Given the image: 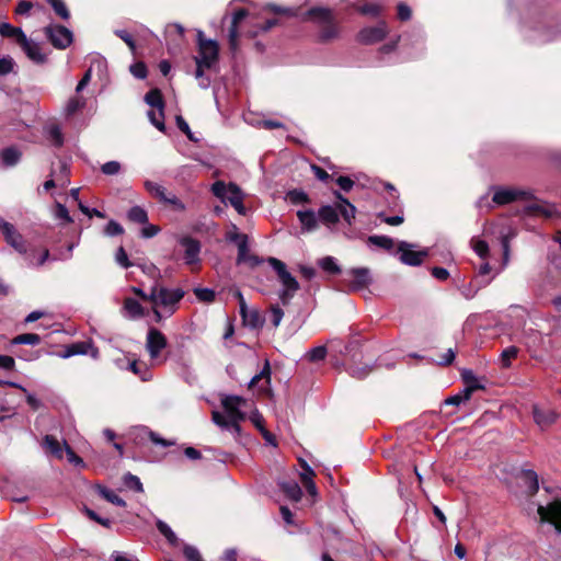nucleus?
<instances>
[{
	"instance_id": "nucleus-1",
	"label": "nucleus",
	"mask_w": 561,
	"mask_h": 561,
	"mask_svg": "<svg viewBox=\"0 0 561 561\" xmlns=\"http://www.w3.org/2000/svg\"><path fill=\"white\" fill-rule=\"evenodd\" d=\"M302 21L317 26V41L321 44L331 43L341 36L342 27L330 8L312 7L302 14Z\"/></svg>"
},
{
	"instance_id": "nucleus-2",
	"label": "nucleus",
	"mask_w": 561,
	"mask_h": 561,
	"mask_svg": "<svg viewBox=\"0 0 561 561\" xmlns=\"http://www.w3.org/2000/svg\"><path fill=\"white\" fill-rule=\"evenodd\" d=\"M267 263L274 268L277 278L283 285V289L278 294V298L283 306H288L295 294L299 290L298 280L288 272L286 264L273 256L267 257Z\"/></svg>"
},
{
	"instance_id": "nucleus-3",
	"label": "nucleus",
	"mask_w": 561,
	"mask_h": 561,
	"mask_svg": "<svg viewBox=\"0 0 561 561\" xmlns=\"http://www.w3.org/2000/svg\"><path fill=\"white\" fill-rule=\"evenodd\" d=\"M345 354L350 357L346 370L353 378L362 380L371 373V366L360 364L363 353L360 351V343L358 340H352L345 345Z\"/></svg>"
},
{
	"instance_id": "nucleus-4",
	"label": "nucleus",
	"mask_w": 561,
	"mask_h": 561,
	"mask_svg": "<svg viewBox=\"0 0 561 561\" xmlns=\"http://www.w3.org/2000/svg\"><path fill=\"white\" fill-rule=\"evenodd\" d=\"M197 42L199 57H195V59L201 60V64L205 65L206 69H210L219 58L218 43L213 39L204 38L202 31L197 33Z\"/></svg>"
},
{
	"instance_id": "nucleus-5",
	"label": "nucleus",
	"mask_w": 561,
	"mask_h": 561,
	"mask_svg": "<svg viewBox=\"0 0 561 561\" xmlns=\"http://www.w3.org/2000/svg\"><path fill=\"white\" fill-rule=\"evenodd\" d=\"M43 31L49 43L57 49H66L73 42L72 32L64 25L49 24Z\"/></svg>"
},
{
	"instance_id": "nucleus-6",
	"label": "nucleus",
	"mask_w": 561,
	"mask_h": 561,
	"mask_svg": "<svg viewBox=\"0 0 561 561\" xmlns=\"http://www.w3.org/2000/svg\"><path fill=\"white\" fill-rule=\"evenodd\" d=\"M537 513L541 523L552 525L558 534H561V499H554L547 505H539Z\"/></svg>"
},
{
	"instance_id": "nucleus-7",
	"label": "nucleus",
	"mask_w": 561,
	"mask_h": 561,
	"mask_svg": "<svg viewBox=\"0 0 561 561\" xmlns=\"http://www.w3.org/2000/svg\"><path fill=\"white\" fill-rule=\"evenodd\" d=\"M413 245L407 241H400L397 245V253L400 254L399 260L402 264L409 266H420L423 261L430 255L428 249L420 251L412 250Z\"/></svg>"
},
{
	"instance_id": "nucleus-8",
	"label": "nucleus",
	"mask_w": 561,
	"mask_h": 561,
	"mask_svg": "<svg viewBox=\"0 0 561 561\" xmlns=\"http://www.w3.org/2000/svg\"><path fill=\"white\" fill-rule=\"evenodd\" d=\"M154 295L156 301H153V305L170 308L171 313H173L176 310L175 306L183 299L185 291L181 288L171 290L165 287H159L157 285V291Z\"/></svg>"
},
{
	"instance_id": "nucleus-9",
	"label": "nucleus",
	"mask_w": 561,
	"mask_h": 561,
	"mask_svg": "<svg viewBox=\"0 0 561 561\" xmlns=\"http://www.w3.org/2000/svg\"><path fill=\"white\" fill-rule=\"evenodd\" d=\"M388 32L387 23L385 21H380L376 26L362 28L356 35V41L363 45H373L383 41L387 37Z\"/></svg>"
},
{
	"instance_id": "nucleus-10",
	"label": "nucleus",
	"mask_w": 561,
	"mask_h": 561,
	"mask_svg": "<svg viewBox=\"0 0 561 561\" xmlns=\"http://www.w3.org/2000/svg\"><path fill=\"white\" fill-rule=\"evenodd\" d=\"M534 198V195L529 191L517 190V188H497L492 197V201L496 205H507L517 199L520 201H530Z\"/></svg>"
},
{
	"instance_id": "nucleus-11",
	"label": "nucleus",
	"mask_w": 561,
	"mask_h": 561,
	"mask_svg": "<svg viewBox=\"0 0 561 561\" xmlns=\"http://www.w3.org/2000/svg\"><path fill=\"white\" fill-rule=\"evenodd\" d=\"M90 354L92 358L99 357V348L94 346L92 341H79L65 345L64 351L58 354L61 358H69L76 355Z\"/></svg>"
},
{
	"instance_id": "nucleus-12",
	"label": "nucleus",
	"mask_w": 561,
	"mask_h": 561,
	"mask_svg": "<svg viewBox=\"0 0 561 561\" xmlns=\"http://www.w3.org/2000/svg\"><path fill=\"white\" fill-rule=\"evenodd\" d=\"M168 345L165 335L156 328H150L147 333L146 348L151 358H157Z\"/></svg>"
},
{
	"instance_id": "nucleus-13",
	"label": "nucleus",
	"mask_w": 561,
	"mask_h": 561,
	"mask_svg": "<svg viewBox=\"0 0 561 561\" xmlns=\"http://www.w3.org/2000/svg\"><path fill=\"white\" fill-rule=\"evenodd\" d=\"M241 402L243 399L237 396H227L222 399L221 404L230 422L245 420V413L239 409Z\"/></svg>"
},
{
	"instance_id": "nucleus-14",
	"label": "nucleus",
	"mask_w": 561,
	"mask_h": 561,
	"mask_svg": "<svg viewBox=\"0 0 561 561\" xmlns=\"http://www.w3.org/2000/svg\"><path fill=\"white\" fill-rule=\"evenodd\" d=\"M533 417L535 423L543 431L553 425L559 415L554 410L542 409L535 404L533 407Z\"/></svg>"
},
{
	"instance_id": "nucleus-15",
	"label": "nucleus",
	"mask_w": 561,
	"mask_h": 561,
	"mask_svg": "<svg viewBox=\"0 0 561 561\" xmlns=\"http://www.w3.org/2000/svg\"><path fill=\"white\" fill-rule=\"evenodd\" d=\"M180 244L184 248V260L187 265H193L199 261L201 242L192 237H182Z\"/></svg>"
},
{
	"instance_id": "nucleus-16",
	"label": "nucleus",
	"mask_w": 561,
	"mask_h": 561,
	"mask_svg": "<svg viewBox=\"0 0 561 561\" xmlns=\"http://www.w3.org/2000/svg\"><path fill=\"white\" fill-rule=\"evenodd\" d=\"M249 14V11L244 8H240L233 12L231 25L229 27V47L231 50H236L238 47L239 23L244 20Z\"/></svg>"
},
{
	"instance_id": "nucleus-17",
	"label": "nucleus",
	"mask_w": 561,
	"mask_h": 561,
	"mask_svg": "<svg viewBox=\"0 0 561 561\" xmlns=\"http://www.w3.org/2000/svg\"><path fill=\"white\" fill-rule=\"evenodd\" d=\"M229 195L226 203L228 202L240 215L247 214V208L243 204V194L241 188L233 182L228 184Z\"/></svg>"
},
{
	"instance_id": "nucleus-18",
	"label": "nucleus",
	"mask_w": 561,
	"mask_h": 561,
	"mask_svg": "<svg viewBox=\"0 0 561 561\" xmlns=\"http://www.w3.org/2000/svg\"><path fill=\"white\" fill-rule=\"evenodd\" d=\"M333 194L335 198L340 202L337 204L339 216L341 215L348 225H352V220L355 219L356 207L347 198H345L339 191H334Z\"/></svg>"
},
{
	"instance_id": "nucleus-19",
	"label": "nucleus",
	"mask_w": 561,
	"mask_h": 561,
	"mask_svg": "<svg viewBox=\"0 0 561 561\" xmlns=\"http://www.w3.org/2000/svg\"><path fill=\"white\" fill-rule=\"evenodd\" d=\"M21 48L25 53L28 59L33 62L43 65L47 61V57L42 53L41 47L37 43L30 41L25 37V42L20 44Z\"/></svg>"
},
{
	"instance_id": "nucleus-20",
	"label": "nucleus",
	"mask_w": 561,
	"mask_h": 561,
	"mask_svg": "<svg viewBox=\"0 0 561 561\" xmlns=\"http://www.w3.org/2000/svg\"><path fill=\"white\" fill-rule=\"evenodd\" d=\"M350 274L353 277L351 285L353 290L364 289L371 283L370 271L367 267L352 268Z\"/></svg>"
},
{
	"instance_id": "nucleus-21",
	"label": "nucleus",
	"mask_w": 561,
	"mask_h": 561,
	"mask_svg": "<svg viewBox=\"0 0 561 561\" xmlns=\"http://www.w3.org/2000/svg\"><path fill=\"white\" fill-rule=\"evenodd\" d=\"M299 465L302 468V472L300 473L301 483L304 484V486L306 488L307 492L310 495H316L317 488H316V483L313 481L316 473H314L313 469L302 458H299Z\"/></svg>"
},
{
	"instance_id": "nucleus-22",
	"label": "nucleus",
	"mask_w": 561,
	"mask_h": 561,
	"mask_svg": "<svg viewBox=\"0 0 561 561\" xmlns=\"http://www.w3.org/2000/svg\"><path fill=\"white\" fill-rule=\"evenodd\" d=\"M8 244H10L19 253H26L27 247L23 236L12 225L9 230L2 232Z\"/></svg>"
},
{
	"instance_id": "nucleus-23",
	"label": "nucleus",
	"mask_w": 561,
	"mask_h": 561,
	"mask_svg": "<svg viewBox=\"0 0 561 561\" xmlns=\"http://www.w3.org/2000/svg\"><path fill=\"white\" fill-rule=\"evenodd\" d=\"M145 102L148 105H150L151 107L159 110L160 116H162V117L164 116L163 111H164L165 102H164V99H163V95H162V92L160 89L153 88V89L149 90L145 95Z\"/></svg>"
},
{
	"instance_id": "nucleus-24",
	"label": "nucleus",
	"mask_w": 561,
	"mask_h": 561,
	"mask_svg": "<svg viewBox=\"0 0 561 561\" xmlns=\"http://www.w3.org/2000/svg\"><path fill=\"white\" fill-rule=\"evenodd\" d=\"M242 322L244 325L251 329H260L264 325V318L257 309L249 310L247 308L244 313H240Z\"/></svg>"
},
{
	"instance_id": "nucleus-25",
	"label": "nucleus",
	"mask_w": 561,
	"mask_h": 561,
	"mask_svg": "<svg viewBox=\"0 0 561 561\" xmlns=\"http://www.w3.org/2000/svg\"><path fill=\"white\" fill-rule=\"evenodd\" d=\"M0 35L4 38H14L19 45L24 43L26 37L21 27L13 26L10 23L0 24Z\"/></svg>"
},
{
	"instance_id": "nucleus-26",
	"label": "nucleus",
	"mask_w": 561,
	"mask_h": 561,
	"mask_svg": "<svg viewBox=\"0 0 561 561\" xmlns=\"http://www.w3.org/2000/svg\"><path fill=\"white\" fill-rule=\"evenodd\" d=\"M297 217L304 230L313 231L318 228V219L316 217V213L312 209L298 210Z\"/></svg>"
},
{
	"instance_id": "nucleus-27",
	"label": "nucleus",
	"mask_w": 561,
	"mask_h": 561,
	"mask_svg": "<svg viewBox=\"0 0 561 561\" xmlns=\"http://www.w3.org/2000/svg\"><path fill=\"white\" fill-rule=\"evenodd\" d=\"M282 492L291 501L299 502L302 497V491L296 481H283L279 483Z\"/></svg>"
},
{
	"instance_id": "nucleus-28",
	"label": "nucleus",
	"mask_w": 561,
	"mask_h": 561,
	"mask_svg": "<svg viewBox=\"0 0 561 561\" xmlns=\"http://www.w3.org/2000/svg\"><path fill=\"white\" fill-rule=\"evenodd\" d=\"M123 309L131 319L142 318L145 316L144 307L139 304L138 300L131 297L124 299Z\"/></svg>"
},
{
	"instance_id": "nucleus-29",
	"label": "nucleus",
	"mask_w": 561,
	"mask_h": 561,
	"mask_svg": "<svg viewBox=\"0 0 561 561\" xmlns=\"http://www.w3.org/2000/svg\"><path fill=\"white\" fill-rule=\"evenodd\" d=\"M22 157V152L14 146L3 148L0 152V158L5 167L15 165Z\"/></svg>"
},
{
	"instance_id": "nucleus-30",
	"label": "nucleus",
	"mask_w": 561,
	"mask_h": 561,
	"mask_svg": "<svg viewBox=\"0 0 561 561\" xmlns=\"http://www.w3.org/2000/svg\"><path fill=\"white\" fill-rule=\"evenodd\" d=\"M318 216L320 221L328 226L335 225L340 220L337 209L331 205L320 207Z\"/></svg>"
},
{
	"instance_id": "nucleus-31",
	"label": "nucleus",
	"mask_w": 561,
	"mask_h": 561,
	"mask_svg": "<svg viewBox=\"0 0 561 561\" xmlns=\"http://www.w3.org/2000/svg\"><path fill=\"white\" fill-rule=\"evenodd\" d=\"M95 490L107 502H110L116 506H119V507H126V505H127L126 501L124 499H122L121 496H118L117 494H115L112 490L107 489L106 486H104L102 484H96Z\"/></svg>"
},
{
	"instance_id": "nucleus-32",
	"label": "nucleus",
	"mask_w": 561,
	"mask_h": 561,
	"mask_svg": "<svg viewBox=\"0 0 561 561\" xmlns=\"http://www.w3.org/2000/svg\"><path fill=\"white\" fill-rule=\"evenodd\" d=\"M45 448L56 458L61 459L64 457V450L61 444L53 435H46L43 439Z\"/></svg>"
},
{
	"instance_id": "nucleus-33",
	"label": "nucleus",
	"mask_w": 561,
	"mask_h": 561,
	"mask_svg": "<svg viewBox=\"0 0 561 561\" xmlns=\"http://www.w3.org/2000/svg\"><path fill=\"white\" fill-rule=\"evenodd\" d=\"M522 476L528 486L529 496H534L539 490L538 474L531 469H524Z\"/></svg>"
},
{
	"instance_id": "nucleus-34",
	"label": "nucleus",
	"mask_w": 561,
	"mask_h": 561,
	"mask_svg": "<svg viewBox=\"0 0 561 561\" xmlns=\"http://www.w3.org/2000/svg\"><path fill=\"white\" fill-rule=\"evenodd\" d=\"M367 243L369 245H376L378 248H381L388 252H392L394 248V241L392 238L388 236H378L373 234L367 238Z\"/></svg>"
},
{
	"instance_id": "nucleus-35",
	"label": "nucleus",
	"mask_w": 561,
	"mask_h": 561,
	"mask_svg": "<svg viewBox=\"0 0 561 561\" xmlns=\"http://www.w3.org/2000/svg\"><path fill=\"white\" fill-rule=\"evenodd\" d=\"M352 8L356 9L363 15L379 16L382 12V8L376 3H364V4H351Z\"/></svg>"
},
{
	"instance_id": "nucleus-36",
	"label": "nucleus",
	"mask_w": 561,
	"mask_h": 561,
	"mask_svg": "<svg viewBox=\"0 0 561 561\" xmlns=\"http://www.w3.org/2000/svg\"><path fill=\"white\" fill-rule=\"evenodd\" d=\"M156 526L160 534L164 536V538L171 546L179 545V538L167 523L159 519L157 520Z\"/></svg>"
},
{
	"instance_id": "nucleus-37",
	"label": "nucleus",
	"mask_w": 561,
	"mask_h": 561,
	"mask_svg": "<svg viewBox=\"0 0 561 561\" xmlns=\"http://www.w3.org/2000/svg\"><path fill=\"white\" fill-rule=\"evenodd\" d=\"M127 218L129 221L135 224H147L148 222V214L147 211L140 207V206H134L131 207L127 213Z\"/></svg>"
},
{
	"instance_id": "nucleus-38",
	"label": "nucleus",
	"mask_w": 561,
	"mask_h": 561,
	"mask_svg": "<svg viewBox=\"0 0 561 561\" xmlns=\"http://www.w3.org/2000/svg\"><path fill=\"white\" fill-rule=\"evenodd\" d=\"M144 186L146 188V191L156 199H158L159 202H161L162 199L165 198V194H167V191L165 188L156 183V182H152V181H145L144 183Z\"/></svg>"
},
{
	"instance_id": "nucleus-39",
	"label": "nucleus",
	"mask_w": 561,
	"mask_h": 561,
	"mask_svg": "<svg viewBox=\"0 0 561 561\" xmlns=\"http://www.w3.org/2000/svg\"><path fill=\"white\" fill-rule=\"evenodd\" d=\"M42 341L41 336L36 333H23L16 335L11 340L12 345L27 344V345H37Z\"/></svg>"
},
{
	"instance_id": "nucleus-40",
	"label": "nucleus",
	"mask_w": 561,
	"mask_h": 561,
	"mask_svg": "<svg viewBox=\"0 0 561 561\" xmlns=\"http://www.w3.org/2000/svg\"><path fill=\"white\" fill-rule=\"evenodd\" d=\"M286 198L293 204H308L310 203V197L302 190L294 188L287 192Z\"/></svg>"
},
{
	"instance_id": "nucleus-41",
	"label": "nucleus",
	"mask_w": 561,
	"mask_h": 561,
	"mask_svg": "<svg viewBox=\"0 0 561 561\" xmlns=\"http://www.w3.org/2000/svg\"><path fill=\"white\" fill-rule=\"evenodd\" d=\"M519 348L517 346H508L501 353V364L503 368H508L512 365V360L517 357Z\"/></svg>"
},
{
	"instance_id": "nucleus-42",
	"label": "nucleus",
	"mask_w": 561,
	"mask_h": 561,
	"mask_svg": "<svg viewBox=\"0 0 561 561\" xmlns=\"http://www.w3.org/2000/svg\"><path fill=\"white\" fill-rule=\"evenodd\" d=\"M320 267L332 275H337L341 273V267L335 262V259L332 256H325L319 261Z\"/></svg>"
},
{
	"instance_id": "nucleus-43",
	"label": "nucleus",
	"mask_w": 561,
	"mask_h": 561,
	"mask_svg": "<svg viewBox=\"0 0 561 561\" xmlns=\"http://www.w3.org/2000/svg\"><path fill=\"white\" fill-rule=\"evenodd\" d=\"M123 482L126 488L135 492H144V486L140 479L137 476L127 472L123 477Z\"/></svg>"
},
{
	"instance_id": "nucleus-44",
	"label": "nucleus",
	"mask_w": 561,
	"mask_h": 561,
	"mask_svg": "<svg viewBox=\"0 0 561 561\" xmlns=\"http://www.w3.org/2000/svg\"><path fill=\"white\" fill-rule=\"evenodd\" d=\"M471 245L474 250V252L481 257V259H486L490 254V249H489V244L486 241L484 240H481V239H477V238H472L471 239Z\"/></svg>"
},
{
	"instance_id": "nucleus-45",
	"label": "nucleus",
	"mask_w": 561,
	"mask_h": 561,
	"mask_svg": "<svg viewBox=\"0 0 561 561\" xmlns=\"http://www.w3.org/2000/svg\"><path fill=\"white\" fill-rule=\"evenodd\" d=\"M259 375L264 380V385L260 388V391L265 392V393H270L271 392V389H270V385H271V365H270V360L268 359H265L264 366H263L262 370L259 373Z\"/></svg>"
},
{
	"instance_id": "nucleus-46",
	"label": "nucleus",
	"mask_w": 561,
	"mask_h": 561,
	"mask_svg": "<svg viewBox=\"0 0 561 561\" xmlns=\"http://www.w3.org/2000/svg\"><path fill=\"white\" fill-rule=\"evenodd\" d=\"M46 1L51 5L55 13L60 19L68 20L70 18V12L62 0H46Z\"/></svg>"
},
{
	"instance_id": "nucleus-47",
	"label": "nucleus",
	"mask_w": 561,
	"mask_h": 561,
	"mask_svg": "<svg viewBox=\"0 0 561 561\" xmlns=\"http://www.w3.org/2000/svg\"><path fill=\"white\" fill-rule=\"evenodd\" d=\"M194 295L197 297L199 301L207 304L215 301L216 298L215 291L209 288H194Z\"/></svg>"
},
{
	"instance_id": "nucleus-48",
	"label": "nucleus",
	"mask_w": 561,
	"mask_h": 561,
	"mask_svg": "<svg viewBox=\"0 0 561 561\" xmlns=\"http://www.w3.org/2000/svg\"><path fill=\"white\" fill-rule=\"evenodd\" d=\"M211 193L226 203L228 197L227 193H229L228 185L222 181H216L211 185Z\"/></svg>"
},
{
	"instance_id": "nucleus-49",
	"label": "nucleus",
	"mask_w": 561,
	"mask_h": 561,
	"mask_svg": "<svg viewBox=\"0 0 561 561\" xmlns=\"http://www.w3.org/2000/svg\"><path fill=\"white\" fill-rule=\"evenodd\" d=\"M84 105L85 100L82 96H73L68 101L66 112L68 115H73L79 110L84 107Z\"/></svg>"
},
{
	"instance_id": "nucleus-50",
	"label": "nucleus",
	"mask_w": 561,
	"mask_h": 561,
	"mask_svg": "<svg viewBox=\"0 0 561 561\" xmlns=\"http://www.w3.org/2000/svg\"><path fill=\"white\" fill-rule=\"evenodd\" d=\"M165 206H170L173 210L183 211L185 205L173 194H165V198L160 202Z\"/></svg>"
},
{
	"instance_id": "nucleus-51",
	"label": "nucleus",
	"mask_w": 561,
	"mask_h": 561,
	"mask_svg": "<svg viewBox=\"0 0 561 561\" xmlns=\"http://www.w3.org/2000/svg\"><path fill=\"white\" fill-rule=\"evenodd\" d=\"M327 354H328L327 347L321 345V346L311 348L307 353V358L312 363H317V362L323 360L325 358Z\"/></svg>"
},
{
	"instance_id": "nucleus-52",
	"label": "nucleus",
	"mask_w": 561,
	"mask_h": 561,
	"mask_svg": "<svg viewBox=\"0 0 561 561\" xmlns=\"http://www.w3.org/2000/svg\"><path fill=\"white\" fill-rule=\"evenodd\" d=\"M129 71L137 79H146L148 76V69L144 61H137L130 65Z\"/></svg>"
},
{
	"instance_id": "nucleus-53",
	"label": "nucleus",
	"mask_w": 561,
	"mask_h": 561,
	"mask_svg": "<svg viewBox=\"0 0 561 561\" xmlns=\"http://www.w3.org/2000/svg\"><path fill=\"white\" fill-rule=\"evenodd\" d=\"M237 245H238L237 264H242L245 256L249 254L248 236L242 237L241 240L237 243Z\"/></svg>"
},
{
	"instance_id": "nucleus-54",
	"label": "nucleus",
	"mask_w": 561,
	"mask_h": 561,
	"mask_svg": "<svg viewBox=\"0 0 561 561\" xmlns=\"http://www.w3.org/2000/svg\"><path fill=\"white\" fill-rule=\"evenodd\" d=\"M183 554L187 561H203V558L197 548L191 545L183 546Z\"/></svg>"
},
{
	"instance_id": "nucleus-55",
	"label": "nucleus",
	"mask_w": 561,
	"mask_h": 561,
	"mask_svg": "<svg viewBox=\"0 0 561 561\" xmlns=\"http://www.w3.org/2000/svg\"><path fill=\"white\" fill-rule=\"evenodd\" d=\"M133 293L144 301H156L157 285L151 287L150 294H146L141 288L131 287Z\"/></svg>"
},
{
	"instance_id": "nucleus-56",
	"label": "nucleus",
	"mask_w": 561,
	"mask_h": 561,
	"mask_svg": "<svg viewBox=\"0 0 561 561\" xmlns=\"http://www.w3.org/2000/svg\"><path fill=\"white\" fill-rule=\"evenodd\" d=\"M114 34L121 38L131 51H135L136 49V42L134 37L125 30H115Z\"/></svg>"
},
{
	"instance_id": "nucleus-57",
	"label": "nucleus",
	"mask_w": 561,
	"mask_h": 561,
	"mask_svg": "<svg viewBox=\"0 0 561 561\" xmlns=\"http://www.w3.org/2000/svg\"><path fill=\"white\" fill-rule=\"evenodd\" d=\"M104 233L106 236H119L124 233V228L121 224L115 220H110L104 228Z\"/></svg>"
},
{
	"instance_id": "nucleus-58",
	"label": "nucleus",
	"mask_w": 561,
	"mask_h": 561,
	"mask_svg": "<svg viewBox=\"0 0 561 561\" xmlns=\"http://www.w3.org/2000/svg\"><path fill=\"white\" fill-rule=\"evenodd\" d=\"M14 65L15 62L10 56L0 58V76H7L13 71Z\"/></svg>"
},
{
	"instance_id": "nucleus-59",
	"label": "nucleus",
	"mask_w": 561,
	"mask_h": 561,
	"mask_svg": "<svg viewBox=\"0 0 561 561\" xmlns=\"http://www.w3.org/2000/svg\"><path fill=\"white\" fill-rule=\"evenodd\" d=\"M270 313H271V322L272 324L276 328L279 325L283 317H284V311L283 309L278 306V305H272L271 308H270Z\"/></svg>"
},
{
	"instance_id": "nucleus-60",
	"label": "nucleus",
	"mask_w": 561,
	"mask_h": 561,
	"mask_svg": "<svg viewBox=\"0 0 561 561\" xmlns=\"http://www.w3.org/2000/svg\"><path fill=\"white\" fill-rule=\"evenodd\" d=\"M122 165L118 161H108L101 167V171L106 175H115L119 173Z\"/></svg>"
},
{
	"instance_id": "nucleus-61",
	"label": "nucleus",
	"mask_w": 561,
	"mask_h": 561,
	"mask_svg": "<svg viewBox=\"0 0 561 561\" xmlns=\"http://www.w3.org/2000/svg\"><path fill=\"white\" fill-rule=\"evenodd\" d=\"M461 379L463 381V383L469 387V386H482L477 377L474 376L473 371L471 369H462L461 371Z\"/></svg>"
},
{
	"instance_id": "nucleus-62",
	"label": "nucleus",
	"mask_w": 561,
	"mask_h": 561,
	"mask_svg": "<svg viewBox=\"0 0 561 561\" xmlns=\"http://www.w3.org/2000/svg\"><path fill=\"white\" fill-rule=\"evenodd\" d=\"M49 136L56 147H61L64 144V136L60 128L57 125H53L49 128Z\"/></svg>"
},
{
	"instance_id": "nucleus-63",
	"label": "nucleus",
	"mask_w": 561,
	"mask_h": 561,
	"mask_svg": "<svg viewBox=\"0 0 561 561\" xmlns=\"http://www.w3.org/2000/svg\"><path fill=\"white\" fill-rule=\"evenodd\" d=\"M175 122H176V126H178V128H179L183 134H185L190 140H195V139L193 138L192 130H191V128H190V126H188L187 122L183 118V116L178 115V116L175 117Z\"/></svg>"
},
{
	"instance_id": "nucleus-64",
	"label": "nucleus",
	"mask_w": 561,
	"mask_h": 561,
	"mask_svg": "<svg viewBox=\"0 0 561 561\" xmlns=\"http://www.w3.org/2000/svg\"><path fill=\"white\" fill-rule=\"evenodd\" d=\"M335 182L344 192H350L355 184L354 181L346 175H340Z\"/></svg>"
}]
</instances>
